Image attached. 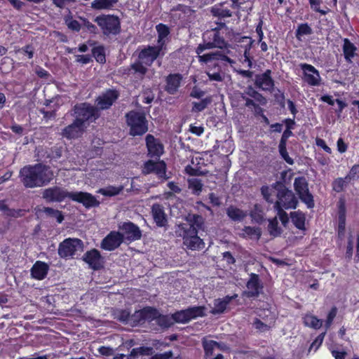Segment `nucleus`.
<instances>
[{
    "label": "nucleus",
    "instance_id": "9d476101",
    "mask_svg": "<svg viewBox=\"0 0 359 359\" xmlns=\"http://www.w3.org/2000/svg\"><path fill=\"white\" fill-rule=\"evenodd\" d=\"M294 187L300 199L311 208L314 205L312 195L309 193L308 184L304 177H297L294 180Z\"/></svg>",
    "mask_w": 359,
    "mask_h": 359
},
{
    "label": "nucleus",
    "instance_id": "9b49d317",
    "mask_svg": "<svg viewBox=\"0 0 359 359\" xmlns=\"http://www.w3.org/2000/svg\"><path fill=\"white\" fill-rule=\"evenodd\" d=\"M118 97V91L114 89H108L101 93L95 100L97 111L109 109Z\"/></svg>",
    "mask_w": 359,
    "mask_h": 359
},
{
    "label": "nucleus",
    "instance_id": "338daca9",
    "mask_svg": "<svg viewBox=\"0 0 359 359\" xmlns=\"http://www.w3.org/2000/svg\"><path fill=\"white\" fill-rule=\"evenodd\" d=\"M275 209L277 210V215L283 225L285 226L287 224L289 219L287 213L283 210L285 208H275Z\"/></svg>",
    "mask_w": 359,
    "mask_h": 359
},
{
    "label": "nucleus",
    "instance_id": "ddd939ff",
    "mask_svg": "<svg viewBox=\"0 0 359 359\" xmlns=\"http://www.w3.org/2000/svg\"><path fill=\"white\" fill-rule=\"evenodd\" d=\"M142 173L148 175L151 173L156 174L159 178L167 180L166 164L163 161H154L149 160L144 163Z\"/></svg>",
    "mask_w": 359,
    "mask_h": 359
},
{
    "label": "nucleus",
    "instance_id": "6e6552de",
    "mask_svg": "<svg viewBox=\"0 0 359 359\" xmlns=\"http://www.w3.org/2000/svg\"><path fill=\"white\" fill-rule=\"evenodd\" d=\"M165 53V50L158 45L147 46L140 51L138 58L145 65L151 66L155 60L158 57H163Z\"/></svg>",
    "mask_w": 359,
    "mask_h": 359
},
{
    "label": "nucleus",
    "instance_id": "79ce46f5",
    "mask_svg": "<svg viewBox=\"0 0 359 359\" xmlns=\"http://www.w3.org/2000/svg\"><path fill=\"white\" fill-rule=\"evenodd\" d=\"M172 319L174 322L178 323H187L191 320L187 309L175 312L172 314Z\"/></svg>",
    "mask_w": 359,
    "mask_h": 359
},
{
    "label": "nucleus",
    "instance_id": "603ef678",
    "mask_svg": "<svg viewBox=\"0 0 359 359\" xmlns=\"http://www.w3.org/2000/svg\"><path fill=\"white\" fill-rule=\"evenodd\" d=\"M349 182L350 181L346 179V177L344 178H338L335 180L332 184L333 189L337 192H340L344 189V188Z\"/></svg>",
    "mask_w": 359,
    "mask_h": 359
},
{
    "label": "nucleus",
    "instance_id": "c85d7f7f",
    "mask_svg": "<svg viewBox=\"0 0 359 359\" xmlns=\"http://www.w3.org/2000/svg\"><path fill=\"white\" fill-rule=\"evenodd\" d=\"M156 28L158 32L157 45L165 50V43L170 34V29L167 25L161 23L156 25Z\"/></svg>",
    "mask_w": 359,
    "mask_h": 359
},
{
    "label": "nucleus",
    "instance_id": "4c0bfd02",
    "mask_svg": "<svg viewBox=\"0 0 359 359\" xmlns=\"http://www.w3.org/2000/svg\"><path fill=\"white\" fill-rule=\"evenodd\" d=\"M291 219L292 223L297 228L299 229L304 228L305 217L302 212L299 211L291 212Z\"/></svg>",
    "mask_w": 359,
    "mask_h": 359
},
{
    "label": "nucleus",
    "instance_id": "8fccbe9b",
    "mask_svg": "<svg viewBox=\"0 0 359 359\" xmlns=\"http://www.w3.org/2000/svg\"><path fill=\"white\" fill-rule=\"evenodd\" d=\"M345 229V214L344 204L341 203L339 205V225L338 231L339 234H343Z\"/></svg>",
    "mask_w": 359,
    "mask_h": 359
},
{
    "label": "nucleus",
    "instance_id": "72a5a7b5",
    "mask_svg": "<svg viewBox=\"0 0 359 359\" xmlns=\"http://www.w3.org/2000/svg\"><path fill=\"white\" fill-rule=\"evenodd\" d=\"M116 3L117 0H94L91 3V8L95 10H109Z\"/></svg>",
    "mask_w": 359,
    "mask_h": 359
},
{
    "label": "nucleus",
    "instance_id": "f8f14e48",
    "mask_svg": "<svg viewBox=\"0 0 359 359\" xmlns=\"http://www.w3.org/2000/svg\"><path fill=\"white\" fill-rule=\"evenodd\" d=\"M72 194V192L62 187L55 186L46 189L43 191V198L48 202H61L66 198L71 199Z\"/></svg>",
    "mask_w": 359,
    "mask_h": 359
},
{
    "label": "nucleus",
    "instance_id": "bb28decb",
    "mask_svg": "<svg viewBox=\"0 0 359 359\" xmlns=\"http://www.w3.org/2000/svg\"><path fill=\"white\" fill-rule=\"evenodd\" d=\"M48 269L49 266L46 263L37 261L31 269V275L35 279L43 280L47 276Z\"/></svg>",
    "mask_w": 359,
    "mask_h": 359
},
{
    "label": "nucleus",
    "instance_id": "4be33fe9",
    "mask_svg": "<svg viewBox=\"0 0 359 359\" xmlns=\"http://www.w3.org/2000/svg\"><path fill=\"white\" fill-rule=\"evenodd\" d=\"M145 140L148 154L151 157L156 156L159 158L163 153V145L154 135L150 134L146 136Z\"/></svg>",
    "mask_w": 359,
    "mask_h": 359
},
{
    "label": "nucleus",
    "instance_id": "e2e57ef3",
    "mask_svg": "<svg viewBox=\"0 0 359 359\" xmlns=\"http://www.w3.org/2000/svg\"><path fill=\"white\" fill-rule=\"evenodd\" d=\"M26 211L25 210L22 209H11L8 207L5 215L8 217H20L25 215V212Z\"/></svg>",
    "mask_w": 359,
    "mask_h": 359
},
{
    "label": "nucleus",
    "instance_id": "a18cd8bd",
    "mask_svg": "<svg viewBox=\"0 0 359 359\" xmlns=\"http://www.w3.org/2000/svg\"><path fill=\"white\" fill-rule=\"evenodd\" d=\"M212 102L210 97H205L198 102H193L192 112H200L204 110Z\"/></svg>",
    "mask_w": 359,
    "mask_h": 359
},
{
    "label": "nucleus",
    "instance_id": "69168bd1",
    "mask_svg": "<svg viewBox=\"0 0 359 359\" xmlns=\"http://www.w3.org/2000/svg\"><path fill=\"white\" fill-rule=\"evenodd\" d=\"M325 335V332L319 334L316 337L315 341L311 344V345L309 348V351H311L312 349H314V351H316L319 348V346L322 344V343L323 341Z\"/></svg>",
    "mask_w": 359,
    "mask_h": 359
},
{
    "label": "nucleus",
    "instance_id": "a211bd4d",
    "mask_svg": "<svg viewBox=\"0 0 359 359\" xmlns=\"http://www.w3.org/2000/svg\"><path fill=\"white\" fill-rule=\"evenodd\" d=\"M71 200L75 202L82 203L86 208L97 207L100 202L91 194L83 191L72 192Z\"/></svg>",
    "mask_w": 359,
    "mask_h": 359
},
{
    "label": "nucleus",
    "instance_id": "de8ad7c7",
    "mask_svg": "<svg viewBox=\"0 0 359 359\" xmlns=\"http://www.w3.org/2000/svg\"><path fill=\"white\" fill-rule=\"evenodd\" d=\"M202 344L205 353L208 356L212 355L213 350L215 347H219V344L217 341L212 340H207L203 339Z\"/></svg>",
    "mask_w": 359,
    "mask_h": 359
},
{
    "label": "nucleus",
    "instance_id": "5701e85b",
    "mask_svg": "<svg viewBox=\"0 0 359 359\" xmlns=\"http://www.w3.org/2000/svg\"><path fill=\"white\" fill-rule=\"evenodd\" d=\"M255 85L263 90H271L274 86L271 78V71L268 69L262 74L256 75Z\"/></svg>",
    "mask_w": 359,
    "mask_h": 359
},
{
    "label": "nucleus",
    "instance_id": "6e6d98bb",
    "mask_svg": "<svg viewBox=\"0 0 359 359\" xmlns=\"http://www.w3.org/2000/svg\"><path fill=\"white\" fill-rule=\"evenodd\" d=\"M311 8L316 12L320 13L321 15H326L329 10L326 9H320V4L322 3L321 0H309Z\"/></svg>",
    "mask_w": 359,
    "mask_h": 359
},
{
    "label": "nucleus",
    "instance_id": "ea45409f",
    "mask_svg": "<svg viewBox=\"0 0 359 359\" xmlns=\"http://www.w3.org/2000/svg\"><path fill=\"white\" fill-rule=\"evenodd\" d=\"M123 189V186L114 187L109 186L106 188L99 189L98 193L105 196H114L120 194Z\"/></svg>",
    "mask_w": 359,
    "mask_h": 359
},
{
    "label": "nucleus",
    "instance_id": "0e129e2a",
    "mask_svg": "<svg viewBox=\"0 0 359 359\" xmlns=\"http://www.w3.org/2000/svg\"><path fill=\"white\" fill-rule=\"evenodd\" d=\"M349 181L359 178V164L354 165L346 176Z\"/></svg>",
    "mask_w": 359,
    "mask_h": 359
},
{
    "label": "nucleus",
    "instance_id": "aec40b11",
    "mask_svg": "<svg viewBox=\"0 0 359 359\" xmlns=\"http://www.w3.org/2000/svg\"><path fill=\"white\" fill-rule=\"evenodd\" d=\"M123 241V235L120 232L111 231L102 240L101 248L111 251L118 248Z\"/></svg>",
    "mask_w": 359,
    "mask_h": 359
},
{
    "label": "nucleus",
    "instance_id": "09e8293b",
    "mask_svg": "<svg viewBox=\"0 0 359 359\" xmlns=\"http://www.w3.org/2000/svg\"><path fill=\"white\" fill-rule=\"evenodd\" d=\"M93 55L97 62L104 63L106 61L104 48L102 46L95 47L92 50Z\"/></svg>",
    "mask_w": 359,
    "mask_h": 359
},
{
    "label": "nucleus",
    "instance_id": "864d4df0",
    "mask_svg": "<svg viewBox=\"0 0 359 359\" xmlns=\"http://www.w3.org/2000/svg\"><path fill=\"white\" fill-rule=\"evenodd\" d=\"M116 318L121 322L130 323L131 315L128 310H119L116 313Z\"/></svg>",
    "mask_w": 359,
    "mask_h": 359
},
{
    "label": "nucleus",
    "instance_id": "0eeeda50",
    "mask_svg": "<svg viewBox=\"0 0 359 359\" xmlns=\"http://www.w3.org/2000/svg\"><path fill=\"white\" fill-rule=\"evenodd\" d=\"M83 244L79 238H66L59 244L57 252L63 259L73 257L78 251H83Z\"/></svg>",
    "mask_w": 359,
    "mask_h": 359
},
{
    "label": "nucleus",
    "instance_id": "473e14b6",
    "mask_svg": "<svg viewBox=\"0 0 359 359\" xmlns=\"http://www.w3.org/2000/svg\"><path fill=\"white\" fill-rule=\"evenodd\" d=\"M200 61L208 62L214 60H221L223 61H228L229 62H231V60L230 58H229L227 56L222 53L221 51H216L212 52L207 54H204L203 55L199 56Z\"/></svg>",
    "mask_w": 359,
    "mask_h": 359
},
{
    "label": "nucleus",
    "instance_id": "dca6fc26",
    "mask_svg": "<svg viewBox=\"0 0 359 359\" xmlns=\"http://www.w3.org/2000/svg\"><path fill=\"white\" fill-rule=\"evenodd\" d=\"M123 235V240L126 238L130 241L140 240L142 237V231L140 228L131 222H123L119 226Z\"/></svg>",
    "mask_w": 359,
    "mask_h": 359
},
{
    "label": "nucleus",
    "instance_id": "052dcab7",
    "mask_svg": "<svg viewBox=\"0 0 359 359\" xmlns=\"http://www.w3.org/2000/svg\"><path fill=\"white\" fill-rule=\"evenodd\" d=\"M279 152L282 158L290 165H292L294 161L292 158H290L288 155V153L286 149V144H279Z\"/></svg>",
    "mask_w": 359,
    "mask_h": 359
},
{
    "label": "nucleus",
    "instance_id": "39448f33",
    "mask_svg": "<svg viewBox=\"0 0 359 359\" xmlns=\"http://www.w3.org/2000/svg\"><path fill=\"white\" fill-rule=\"evenodd\" d=\"M177 236L182 237L184 241V245L187 248L192 250H199L204 248L205 243L203 240L198 236V232L193 229H187L182 226L179 230H175Z\"/></svg>",
    "mask_w": 359,
    "mask_h": 359
},
{
    "label": "nucleus",
    "instance_id": "4d7b16f0",
    "mask_svg": "<svg viewBox=\"0 0 359 359\" xmlns=\"http://www.w3.org/2000/svg\"><path fill=\"white\" fill-rule=\"evenodd\" d=\"M269 231L270 234L273 236H277L280 234V229L278 226V221L276 218H274L269 222Z\"/></svg>",
    "mask_w": 359,
    "mask_h": 359
},
{
    "label": "nucleus",
    "instance_id": "2f4dec72",
    "mask_svg": "<svg viewBox=\"0 0 359 359\" xmlns=\"http://www.w3.org/2000/svg\"><path fill=\"white\" fill-rule=\"evenodd\" d=\"M356 47L348 39H344L343 52L344 58L348 62H351L352 59L355 56Z\"/></svg>",
    "mask_w": 359,
    "mask_h": 359
},
{
    "label": "nucleus",
    "instance_id": "393cba45",
    "mask_svg": "<svg viewBox=\"0 0 359 359\" xmlns=\"http://www.w3.org/2000/svg\"><path fill=\"white\" fill-rule=\"evenodd\" d=\"M151 214L156 224L158 227H163L167 225V215L162 205L154 203L151 207Z\"/></svg>",
    "mask_w": 359,
    "mask_h": 359
},
{
    "label": "nucleus",
    "instance_id": "c03bdc74",
    "mask_svg": "<svg viewBox=\"0 0 359 359\" xmlns=\"http://www.w3.org/2000/svg\"><path fill=\"white\" fill-rule=\"evenodd\" d=\"M43 212L46 213L50 217H55L58 223H62L64 220V216L61 211L55 210L52 208L44 207L42 210Z\"/></svg>",
    "mask_w": 359,
    "mask_h": 359
},
{
    "label": "nucleus",
    "instance_id": "1a4fd4ad",
    "mask_svg": "<svg viewBox=\"0 0 359 359\" xmlns=\"http://www.w3.org/2000/svg\"><path fill=\"white\" fill-rule=\"evenodd\" d=\"M277 198L274 208H281L287 210L295 208L297 206V200L292 191L280 186L277 192Z\"/></svg>",
    "mask_w": 359,
    "mask_h": 359
},
{
    "label": "nucleus",
    "instance_id": "bf43d9fd",
    "mask_svg": "<svg viewBox=\"0 0 359 359\" xmlns=\"http://www.w3.org/2000/svg\"><path fill=\"white\" fill-rule=\"evenodd\" d=\"M250 217L256 223H260L263 220L262 211L258 205H255V210L251 212Z\"/></svg>",
    "mask_w": 359,
    "mask_h": 359
},
{
    "label": "nucleus",
    "instance_id": "e433bc0d",
    "mask_svg": "<svg viewBox=\"0 0 359 359\" xmlns=\"http://www.w3.org/2000/svg\"><path fill=\"white\" fill-rule=\"evenodd\" d=\"M277 187H280V186L279 185H276L275 187L264 186L262 187V189H261L262 194L266 201H268L269 203H273V198H272V196L275 195V194L277 195L278 190L279 189Z\"/></svg>",
    "mask_w": 359,
    "mask_h": 359
},
{
    "label": "nucleus",
    "instance_id": "6ab92c4d",
    "mask_svg": "<svg viewBox=\"0 0 359 359\" xmlns=\"http://www.w3.org/2000/svg\"><path fill=\"white\" fill-rule=\"evenodd\" d=\"M185 221L187 223H182L176 226L175 230H179L182 226L186 227L187 229H193L194 230L198 231L203 229L204 226V218L197 214L189 213L185 217Z\"/></svg>",
    "mask_w": 359,
    "mask_h": 359
},
{
    "label": "nucleus",
    "instance_id": "c9c22d12",
    "mask_svg": "<svg viewBox=\"0 0 359 359\" xmlns=\"http://www.w3.org/2000/svg\"><path fill=\"white\" fill-rule=\"evenodd\" d=\"M303 320L306 326L313 329H318L323 325V321L321 320L311 314L305 315Z\"/></svg>",
    "mask_w": 359,
    "mask_h": 359
},
{
    "label": "nucleus",
    "instance_id": "680f3d73",
    "mask_svg": "<svg viewBox=\"0 0 359 359\" xmlns=\"http://www.w3.org/2000/svg\"><path fill=\"white\" fill-rule=\"evenodd\" d=\"M65 24L67 27L72 31L79 32L81 29V25L79 22L76 20H72L71 18L65 19Z\"/></svg>",
    "mask_w": 359,
    "mask_h": 359
},
{
    "label": "nucleus",
    "instance_id": "f03ea898",
    "mask_svg": "<svg viewBox=\"0 0 359 359\" xmlns=\"http://www.w3.org/2000/svg\"><path fill=\"white\" fill-rule=\"evenodd\" d=\"M217 27L212 28L211 30L206 31L203 36L204 43L200 44L197 49L196 53L199 55L205 49H211L213 48H218L222 49L226 46V43L224 38L220 36L219 30L225 27V22H217Z\"/></svg>",
    "mask_w": 359,
    "mask_h": 359
},
{
    "label": "nucleus",
    "instance_id": "412c9836",
    "mask_svg": "<svg viewBox=\"0 0 359 359\" xmlns=\"http://www.w3.org/2000/svg\"><path fill=\"white\" fill-rule=\"evenodd\" d=\"M83 260L88 264L90 268L94 270H98L103 267L104 259L100 252L96 249L87 251L83 255Z\"/></svg>",
    "mask_w": 359,
    "mask_h": 359
},
{
    "label": "nucleus",
    "instance_id": "423d86ee",
    "mask_svg": "<svg viewBox=\"0 0 359 359\" xmlns=\"http://www.w3.org/2000/svg\"><path fill=\"white\" fill-rule=\"evenodd\" d=\"M75 120L82 124H86L88 121L95 120L98 118L97 109L88 103H81L74 107Z\"/></svg>",
    "mask_w": 359,
    "mask_h": 359
},
{
    "label": "nucleus",
    "instance_id": "3c124183",
    "mask_svg": "<svg viewBox=\"0 0 359 359\" xmlns=\"http://www.w3.org/2000/svg\"><path fill=\"white\" fill-rule=\"evenodd\" d=\"M144 63L139 60V61L131 65V69H133L135 73H137L142 76L147 72V68L144 67Z\"/></svg>",
    "mask_w": 359,
    "mask_h": 359
},
{
    "label": "nucleus",
    "instance_id": "58836bf2",
    "mask_svg": "<svg viewBox=\"0 0 359 359\" xmlns=\"http://www.w3.org/2000/svg\"><path fill=\"white\" fill-rule=\"evenodd\" d=\"M203 183L201 180L197 178H191L188 180L189 189L191 190L192 194L199 195L203 189Z\"/></svg>",
    "mask_w": 359,
    "mask_h": 359
},
{
    "label": "nucleus",
    "instance_id": "f257e3e1",
    "mask_svg": "<svg viewBox=\"0 0 359 359\" xmlns=\"http://www.w3.org/2000/svg\"><path fill=\"white\" fill-rule=\"evenodd\" d=\"M53 172L50 168L43 163L25 165L20 170V180L27 188L45 186L53 179Z\"/></svg>",
    "mask_w": 359,
    "mask_h": 359
},
{
    "label": "nucleus",
    "instance_id": "f704fd0d",
    "mask_svg": "<svg viewBox=\"0 0 359 359\" xmlns=\"http://www.w3.org/2000/svg\"><path fill=\"white\" fill-rule=\"evenodd\" d=\"M153 348L151 347L140 346L133 348L130 353L128 355V359H135L138 355H149L152 353Z\"/></svg>",
    "mask_w": 359,
    "mask_h": 359
},
{
    "label": "nucleus",
    "instance_id": "37998d69",
    "mask_svg": "<svg viewBox=\"0 0 359 359\" xmlns=\"http://www.w3.org/2000/svg\"><path fill=\"white\" fill-rule=\"evenodd\" d=\"M158 311L153 307H145L143 309V315L144 318V322L149 321L151 322L152 320H156L157 317L158 316Z\"/></svg>",
    "mask_w": 359,
    "mask_h": 359
},
{
    "label": "nucleus",
    "instance_id": "b1692460",
    "mask_svg": "<svg viewBox=\"0 0 359 359\" xmlns=\"http://www.w3.org/2000/svg\"><path fill=\"white\" fill-rule=\"evenodd\" d=\"M233 8L230 1H224L215 4L211 8V13L220 19L231 17L232 12L231 8Z\"/></svg>",
    "mask_w": 359,
    "mask_h": 359
},
{
    "label": "nucleus",
    "instance_id": "c756f323",
    "mask_svg": "<svg viewBox=\"0 0 359 359\" xmlns=\"http://www.w3.org/2000/svg\"><path fill=\"white\" fill-rule=\"evenodd\" d=\"M232 298V297L226 296L223 299H215L214 301V307L210 311V313L213 315L223 313Z\"/></svg>",
    "mask_w": 359,
    "mask_h": 359
},
{
    "label": "nucleus",
    "instance_id": "774afa93",
    "mask_svg": "<svg viewBox=\"0 0 359 359\" xmlns=\"http://www.w3.org/2000/svg\"><path fill=\"white\" fill-rule=\"evenodd\" d=\"M337 313V309L336 307L332 308V309L330 311L325 321V327L327 329L329 328L332 325L334 318L336 317Z\"/></svg>",
    "mask_w": 359,
    "mask_h": 359
},
{
    "label": "nucleus",
    "instance_id": "a19ab883",
    "mask_svg": "<svg viewBox=\"0 0 359 359\" xmlns=\"http://www.w3.org/2000/svg\"><path fill=\"white\" fill-rule=\"evenodd\" d=\"M156 323L161 327L168 328L173 325L174 321L172 315L169 316L168 315H161L158 312V316L156 318Z\"/></svg>",
    "mask_w": 359,
    "mask_h": 359
},
{
    "label": "nucleus",
    "instance_id": "4468645a",
    "mask_svg": "<svg viewBox=\"0 0 359 359\" xmlns=\"http://www.w3.org/2000/svg\"><path fill=\"white\" fill-rule=\"evenodd\" d=\"M261 312L263 313H259L258 316L264 321L257 319L253 323V327L257 331L264 332L269 330L274 325L275 316L269 309H264Z\"/></svg>",
    "mask_w": 359,
    "mask_h": 359
},
{
    "label": "nucleus",
    "instance_id": "2eb2a0df",
    "mask_svg": "<svg viewBox=\"0 0 359 359\" xmlns=\"http://www.w3.org/2000/svg\"><path fill=\"white\" fill-rule=\"evenodd\" d=\"M300 67L303 71L304 80L311 86H318L320 84L321 77L319 72L311 65L302 63Z\"/></svg>",
    "mask_w": 359,
    "mask_h": 359
},
{
    "label": "nucleus",
    "instance_id": "5fc2aeb1",
    "mask_svg": "<svg viewBox=\"0 0 359 359\" xmlns=\"http://www.w3.org/2000/svg\"><path fill=\"white\" fill-rule=\"evenodd\" d=\"M311 32L312 29L307 24H302L296 31V36L298 39H300L301 36L311 34Z\"/></svg>",
    "mask_w": 359,
    "mask_h": 359
},
{
    "label": "nucleus",
    "instance_id": "20e7f679",
    "mask_svg": "<svg viewBox=\"0 0 359 359\" xmlns=\"http://www.w3.org/2000/svg\"><path fill=\"white\" fill-rule=\"evenodd\" d=\"M94 22L100 27L105 36L117 35L121 32V23L118 17L111 15L97 16Z\"/></svg>",
    "mask_w": 359,
    "mask_h": 359
},
{
    "label": "nucleus",
    "instance_id": "a878e982",
    "mask_svg": "<svg viewBox=\"0 0 359 359\" xmlns=\"http://www.w3.org/2000/svg\"><path fill=\"white\" fill-rule=\"evenodd\" d=\"M182 80V76L180 74H169L165 79L166 85L165 90L170 95L175 94L180 86Z\"/></svg>",
    "mask_w": 359,
    "mask_h": 359
},
{
    "label": "nucleus",
    "instance_id": "7c9ffc66",
    "mask_svg": "<svg viewBox=\"0 0 359 359\" xmlns=\"http://www.w3.org/2000/svg\"><path fill=\"white\" fill-rule=\"evenodd\" d=\"M226 212L231 219L238 222L243 220L246 216V214L243 210L233 205L227 208Z\"/></svg>",
    "mask_w": 359,
    "mask_h": 359
},
{
    "label": "nucleus",
    "instance_id": "49530a36",
    "mask_svg": "<svg viewBox=\"0 0 359 359\" xmlns=\"http://www.w3.org/2000/svg\"><path fill=\"white\" fill-rule=\"evenodd\" d=\"M187 309L190 320L196 318L197 317H203L205 316V306H193L189 307Z\"/></svg>",
    "mask_w": 359,
    "mask_h": 359
},
{
    "label": "nucleus",
    "instance_id": "13d9d810",
    "mask_svg": "<svg viewBox=\"0 0 359 359\" xmlns=\"http://www.w3.org/2000/svg\"><path fill=\"white\" fill-rule=\"evenodd\" d=\"M144 323L143 309L135 311L131 315L130 323L139 324Z\"/></svg>",
    "mask_w": 359,
    "mask_h": 359
},
{
    "label": "nucleus",
    "instance_id": "cd10ccee",
    "mask_svg": "<svg viewBox=\"0 0 359 359\" xmlns=\"http://www.w3.org/2000/svg\"><path fill=\"white\" fill-rule=\"evenodd\" d=\"M263 285L259 281V277L255 273H251L248 280V297L258 295L262 292Z\"/></svg>",
    "mask_w": 359,
    "mask_h": 359
},
{
    "label": "nucleus",
    "instance_id": "7ed1b4c3",
    "mask_svg": "<svg viewBox=\"0 0 359 359\" xmlns=\"http://www.w3.org/2000/svg\"><path fill=\"white\" fill-rule=\"evenodd\" d=\"M126 118L130 135L140 136L148 131V122L143 113L130 111L126 114Z\"/></svg>",
    "mask_w": 359,
    "mask_h": 359
},
{
    "label": "nucleus",
    "instance_id": "f3484780",
    "mask_svg": "<svg viewBox=\"0 0 359 359\" xmlns=\"http://www.w3.org/2000/svg\"><path fill=\"white\" fill-rule=\"evenodd\" d=\"M86 128V124H82L74 119L72 123L62 130L61 135L67 140L76 139L83 135Z\"/></svg>",
    "mask_w": 359,
    "mask_h": 359
}]
</instances>
